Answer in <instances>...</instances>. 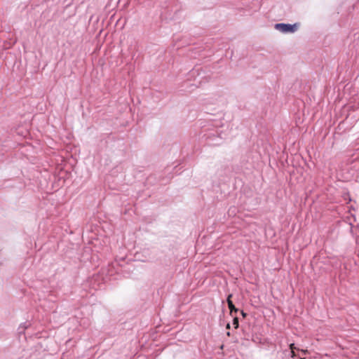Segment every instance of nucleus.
Instances as JSON below:
<instances>
[{"label":"nucleus","instance_id":"nucleus-1","mask_svg":"<svg viewBox=\"0 0 359 359\" xmlns=\"http://www.w3.org/2000/svg\"><path fill=\"white\" fill-rule=\"evenodd\" d=\"M224 126H219L218 123H210L203 128L201 134L207 140L210 145H219L222 140L226 139L227 134L224 132Z\"/></svg>","mask_w":359,"mask_h":359},{"label":"nucleus","instance_id":"nucleus-2","mask_svg":"<svg viewBox=\"0 0 359 359\" xmlns=\"http://www.w3.org/2000/svg\"><path fill=\"white\" fill-rule=\"evenodd\" d=\"M299 27V23H294V24H288V23H276L274 25V28L284 34H288V33H294L296 32Z\"/></svg>","mask_w":359,"mask_h":359},{"label":"nucleus","instance_id":"nucleus-3","mask_svg":"<svg viewBox=\"0 0 359 359\" xmlns=\"http://www.w3.org/2000/svg\"><path fill=\"white\" fill-rule=\"evenodd\" d=\"M232 294H230L228 295L226 299V302L228 304V307L230 310L231 314H232L233 312L237 313L238 311V309L235 306L233 302L231 301Z\"/></svg>","mask_w":359,"mask_h":359},{"label":"nucleus","instance_id":"nucleus-4","mask_svg":"<svg viewBox=\"0 0 359 359\" xmlns=\"http://www.w3.org/2000/svg\"><path fill=\"white\" fill-rule=\"evenodd\" d=\"M289 348H290V351H294V350H297V351H300L299 348H297L295 346V344L294 343H291L290 345H289ZM301 351L304 353V354H306V353L307 352V351H304V350H301Z\"/></svg>","mask_w":359,"mask_h":359},{"label":"nucleus","instance_id":"nucleus-5","mask_svg":"<svg viewBox=\"0 0 359 359\" xmlns=\"http://www.w3.org/2000/svg\"><path fill=\"white\" fill-rule=\"evenodd\" d=\"M233 325L234 327L236 329L238 327L239 325V320L238 317H234L233 319Z\"/></svg>","mask_w":359,"mask_h":359},{"label":"nucleus","instance_id":"nucleus-6","mask_svg":"<svg viewBox=\"0 0 359 359\" xmlns=\"http://www.w3.org/2000/svg\"><path fill=\"white\" fill-rule=\"evenodd\" d=\"M198 72V69H194L192 71L190 72L189 75L190 76H194L196 73Z\"/></svg>","mask_w":359,"mask_h":359},{"label":"nucleus","instance_id":"nucleus-7","mask_svg":"<svg viewBox=\"0 0 359 359\" xmlns=\"http://www.w3.org/2000/svg\"><path fill=\"white\" fill-rule=\"evenodd\" d=\"M290 356L292 358H296L297 355H296V353H295L294 351H290Z\"/></svg>","mask_w":359,"mask_h":359},{"label":"nucleus","instance_id":"nucleus-8","mask_svg":"<svg viewBox=\"0 0 359 359\" xmlns=\"http://www.w3.org/2000/svg\"><path fill=\"white\" fill-rule=\"evenodd\" d=\"M241 313L243 318H245L247 316L246 313H245L243 311H241Z\"/></svg>","mask_w":359,"mask_h":359},{"label":"nucleus","instance_id":"nucleus-9","mask_svg":"<svg viewBox=\"0 0 359 359\" xmlns=\"http://www.w3.org/2000/svg\"><path fill=\"white\" fill-rule=\"evenodd\" d=\"M229 328H230V324H229V323H228V324L226 325V329H229Z\"/></svg>","mask_w":359,"mask_h":359},{"label":"nucleus","instance_id":"nucleus-10","mask_svg":"<svg viewBox=\"0 0 359 359\" xmlns=\"http://www.w3.org/2000/svg\"><path fill=\"white\" fill-rule=\"evenodd\" d=\"M300 359H306V358H300Z\"/></svg>","mask_w":359,"mask_h":359}]
</instances>
